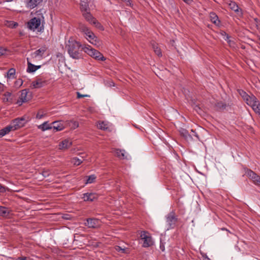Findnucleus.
I'll use <instances>...</instances> for the list:
<instances>
[{
  "label": "nucleus",
  "mask_w": 260,
  "mask_h": 260,
  "mask_svg": "<svg viewBox=\"0 0 260 260\" xmlns=\"http://www.w3.org/2000/svg\"><path fill=\"white\" fill-rule=\"evenodd\" d=\"M31 85L34 88H39L44 86L45 85V81L41 79H38L35 81H34Z\"/></svg>",
  "instance_id": "18"
},
{
  "label": "nucleus",
  "mask_w": 260,
  "mask_h": 260,
  "mask_svg": "<svg viewBox=\"0 0 260 260\" xmlns=\"http://www.w3.org/2000/svg\"><path fill=\"white\" fill-rule=\"evenodd\" d=\"M166 219L167 230H169L175 226L177 222V218L175 213L172 211L166 215Z\"/></svg>",
  "instance_id": "5"
},
{
  "label": "nucleus",
  "mask_w": 260,
  "mask_h": 260,
  "mask_svg": "<svg viewBox=\"0 0 260 260\" xmlns=\"http://www.w3.org/2000/svg\"><path fill=\"white\" fill-rule=\"evenodd\" d=\"M39 128L43 131L51 129L52 128V126L48 123V122H44L43 123L39 126Z\"/></svg>",
  "instance_id": "24"
},
{
  "label": "nucleus",
  "mask_w": 260,
  "mask_h": 260,
  "mask_svg": "<svg viewBox=\"0 0 260 260\" xmlns=\"http://www.w3.org/2000/svg\"><path fill=\"white\" fill-rule=\"evenodd\" d=\"M81 47V45L80 43L73 39H70L68 41L66 46L70 57L75 59L82 58L81 52L80 50Z\"/></svg>",
  "instance_id": "1"
},
{
  "label": "nucleus",
  "mask_w": 260,
  "mask_h": 260,
  "mask_svg": "<svg viewBox=\"0 0 260 260\" xmlns=\"http://www.w3.org/2000/svg\"><path fill=\"white\" fill-rule=\"evenodd\" d=\"M52 124H53V125L52 126V128L55 130L56 132L61 131L64 127L63 124L60 121H54Z\"/></svg>",
  "instance_id": "20"
},
{
  "label": "nucleus",
  "mask_w": 260,
  "mask_h": 260,
  "mask_svg": "<svg viewBox=\"0 0 260 260\" xmlns=\"http://www.w3.org/2000/svg\"><path fill=\"white\" fill-rule=\"evenodd\" d=\"M85 225L89 228H97L101 225V221L96 218H88L86 220Z\"/></svg>",
  "instance_id": "8"
},
{
  "label": "nucleus",
  "mask_w": 260,
  "mask_h": 260,
  "mask_svg": "<svg viewBox=\"0 0 260 260\" xmlns=\"http://www.w3.org/2000/svg\"><path fill=\"white\" fill-rule=\"evenodd\" d=\"M140 237L143 247H148L153 245L154 241L151 235L148 232H142Z\"/></svg>",
  "instance_id": "4"
},
{
  "label": "nucleus",
  "mask_w": 260,
  "mask_h": 260,
  "mask_svg": "<svg viewBox=\"0 0 260 260\" xmlns=\"http://www.w3.org/2000/svg\"><path fill=\"white\" fill-rule=\"evenodd\" d=\"M229 5L230 9L236 12L238 15L241 16L242 15V10L239 9L238 6L235 2L231 1Z\"/></svg>",
  "instance_id": "17"
},
{
  "label": "nucleus",
  "mask_w": 260,
  "mask_h": 260,
  "mask_svg": "<svg viewBox=\"0 0 260 260\" xmlns=\"http://www.w3.org/2000/svg\"><path fill=\"white\" fill-rule=\"evenodd\" d=\"M45 113L42 111H39L38 113H37L36 115V118L37 119H40L43 117V116L45 115Z\"/></svg>",
  "instance_id": "38"
},
{
  "label": "nucleus",
  "mask_w": 260,
  "mask_h": 260,
  "mask_svg": "<svg viewBox=\"0 0 260 260\" xmlns=\"http://www.w3.org/2000/svg\"><path fill=\"white\" fill-rule=\"evenodd\" d=\"M40 24L41 19L39 18L35 17L28 22L27 26L29 29L35 30L39 27Z\"/></svg>",
  "instance_id": "7"
},
{
  "label": "nucleus",
  "mask_w": 260,
  "mask_h": 260,
  "mask_svg": "<svg viewBox=\"0 0 260 260\" xmlns=\"http://www.w3.org/2000/svg\"><path fill=\"white\" fill-rule=\"evenodd\" d=\"M221 35L223 36V39L228 42L231 46H234V42L230 40V36L228 34L223 31L221 32Z\"/></svg>",
  "instance_id": "31"
},
{
  "label": "nucleus",
  "mask_w": 260,
  "mask_h": 260,
  "mask_svg": "<svg viewBox=\"0 0 260 260\" xmlns=\"http://www.w3.org/2000/svg\"><path fill=\"white\" fill-rule=\"evenodd\" d=\"M72 145V142L69 139H65L60 142L58 145V148L60 150L67 149Z\"/></svg>",
  "instance_id": "16"
},
{
  "label": "nucleus",
  "mask_w": 260,
  "mask_h": 260,
  "mask_svg": "<svg viewBox=\"0 0 260 260\" xmlns=\"http://www.w3.org/2000/svg\"><path fill=\"white\" fill-rule=\"evenodd\" d=\"M247 176L252 180L253 182L256 185L260 186V176L256 175L251 170H248L246 172Z\"/></svg>",
  "instance_id": "9"
},
{
  "label": "nucleus",
  "mask_w": 260,
  "mask_h": 260,
  "mask_svg": "<svg viewBox=\"0 0 260 260\" xmlns=\"http://www.w3.org/2000/svg\"><path fill=\"white\" fill-rule=\"evenodd\" d=\"M115 249L117 251H118L119 252L123 253H126L128 252V249L125 247H123L119 246H116L115 247Z\"/></svg>",
  "instance_id": "30"
},
{
  "label": "nucleus",
  "mask_w": 260,
  "mask_h": 260,
  "mask_svg": "<svg viewBox=\"0 0 260 260\" xmlns=\"http://www.w3.org/2000/svg\"><path fill=\"white\" fill-rule=\"evenodd\" d=\"M185 2L188 3L189 0H183Z\"/></svg>",
  "instance_id": "47"
},
{
  "label": "nucleus",
  "mask_w": 260,
  "mask_h": 260,
  "mask_svg": "<svg viewBox=\"0 0 260 260\" xmlns=\"http://www.w3.org/2000/svg\"><path fill=\"white\" fill-rule=\"evenodd\" d=\"M7 25L12 28H15L18 26V23L13 21H10L8 23Z\"/></svg>",
  "instance_id": "39"
},
{
  "label": "nucleus",
  "mask_w": 260,
  "mask_h": 260,
  "mask_svg": "<svg viewBox=\"0 0 260 260\" xmlns=\"http://www.w3.org/2000/svg\"><path fill=\"white\" fill-rule=\"evenodd\" d=\"M239 93L243 99L246 102L247 105H249L251 101L253 100L255 97L253 94L248 95L243 90H239Z\"/></svg>",
  "instance_id": "13"
},
{
  "label": "nucleus",
  "mask_w": 260,
  "mask_h": 260,
  "mask_svg": "<svg viewBox=\"0 0 260 260\" xmlns=\"http://www.w3.org/2000/svg\"><path fill=\"white\" fill-rule=\"evenodd\" d=\"M46 50V49L45 47H42L35 51L34 52L31 53L30 58H35L36 59H41Z\"/></svg>",
  "instance_id": "11"
},
{
  "label": "nucleus",
  "mask_w": 260,
  "mask_h": 260,
  "mask_svg": "<svg viewBox=\"0 0 260 260\" xmlns=\"http://www.w3.org/2000/svg\"><path fill=\"white\" fill-rule=\"evenodd\" d=\"M80 30L86 35L87 40L92 44L98 45V42L94 34L84 24H80L79 25Z\"/></svg>",
  "instance_id": "2"
},
{
  "label": "nucleus",
  "mask_w": 260,
  "mask_h": 260,
  "mask_svg": "<svg viewBox=\"0 0 260 260\" xmlns=\"http://www.w3.org/2000/svg\"><path fill=\"white\" fill-rule=\"evenodd\" d=\"M153 49L156 55H157L158 56L161 55L160 49L157 47V45H153Z\"/></svg>",
  "instance_id": "34"
},
{
  "label": "nucleus",
  "mask_w": 260,
  "mask_h": 260,
  "mask_svg": "<svg viewBox=\"0 0 260 260\" xmlns=\"http://www.w3.org/2000/svg\"><path fill=\"white\" fill-rule=\"evenodd\" d=\"M114 153L117 157L121 159L125 158V151L123 150H120L118 149H115L113 150Z\"/></svg>",
  "instance_id": "22"
},
{
  "label": "nucleus",
  "mask_w": 260,
  "mask_h": 260,
  "mask_svg": "<svg viewBox=\"0 0 260 260\" xmlns=\"http://www.w3.org/2000/svg\"><path fill=\"white\" fill-rule=\"evenodd\" d=\"M50 172L49 170L44 171L42 172V175L44 177H47L49 176V175H50Z\"/></svg>",
  "instance_id": "41"
},
{
  "label": "nucleus",
  "mask_w": 260,
  "mask_h": 260,
  "mask_svg": "<svg viewBox=\"0 0 260 260\" xmlns=\"http://www.w3.org/2000/svg\"><path fill=\"white\" fill-rule=\"evenodd\" d=\"M8 52V50L7 49L0 47V56L7 55Z\"/></svg>",
  "instance_id": "36"
},
{
  "label": "nucleus",
  "mask_w": 260,
  "mask_h": 260,
  "mask_svg": "<svg viewBox=\"0 0 260 260\" xmlns=\"http://www.w3.org/2000/svg\"><path fill=\"white\" fill-rule=\"evenodd\" d=\"M43 0H24L25 7L29 9H32L37 7Z\"/></svg>",
  "instance_id": "10"
},
{
  "label": "nucleus",
  "mask_w": 260,
  "mask_h": 260,
  "mask_svg": "<svg viewBox=\"0 0 260 260\" xmlns=\"http://www.w3.org/2000/svg\"><path fill=\"white\" fill-rule=\"evenodd\" d=\"M27 68L26 69V71L27 73H34L37 70L41 68V66H36L32 64L30 62V58H27Z\"/></svg>",
  "instance_id": "15"
},
{
  "label": "nucleus",
  "mask_w": 260,
  "mask_h": 260,
  "mask_svg": "<svg viewBox=\"0 0 260 260\" xmlns=\"http://www.w3.org/2000/svg\"><path fill=\"white\" fill-rule=\"evenodd\" d=\"M71 162L74 165L79 166L83 162V160L75 157L72 158Z\"/></svg>",
  "instance_id": "32"
},
{
  "label": "nucleus",
  "mask_w": 260,
  "mask_h": 260,
  "mask_svg": "<svg viewBox=\"0 0 260 260\" xmlns=\"http://www.w3.org/2000/svg\"><path fill=\"white\" fill-rule=\"evenodd\" d=\"M69 126L73 129H75L79 126L78 122L76 121H71L69 124Z\"/></svg>",
  "instance_id": "35"
},
{
  "label": "nucleus",
  "mask_w": 260,
  "mask_h": 260,
  "mask_svg": "<svg viewBox=\"0 0 260 260\" xmlns=\"http://www.w3.org/2000/svg\"><path fill=\"white\" fill-rule=\"evenodd\" d=\"M160 249H161L162 251H164L165 250V246L162 245H160Z\"/></svg>",
  "instance_id": "46"
},
{
  "label": "nucleus",
  "mask_w": 260,
  "mask_h": 260,
  "mask_svg": "<svg viewBox=\"0 0 260 260\" xmlns=\"http://www.w3.org/2000/svg\"><path fill=\"white\" fill-rule=\"evenodd\" d=\"M203 260H211L206 255H203Z\"/></svg>",
  "instance_id": "45"
},
{
  "label": "nucleus",
  "mask_w": 260,
  "mask_h": 260,
  "mask_svg": "<svg viewBox=\"0 0 260 260\" xmlns=\"http://www.w3.org/2000/svg\"><path fill=\"white\" fill-rule=\"evenodd\" d=\"M25 123V119L23 118H16L14 119L9 125L12 131L16 130L22 127Z\"/></svg>",
  "instance_id": "6"
},
{
  "label": "nucleus",
  "mask_w": 260,
  "mask_h": 260,
  "mask_svg": "<svg viewBox=\"0 0 260 260\" xmlns=\"http://www.w3.org/2000/svg\"><path fill=\"white\" fill-rule=\"evenodd\" d=\"M6 191V188L0 184V192H4Z\"/></svg>",
  "instance_id": "44"
},
{
  "label": "nucleus",
  "mask_w": 260,
  "mask_h": 260,
  "mask_svg": "<svg viewBox=\"0 0 260 260\" xmlns=\"http://www.w3.org/2000/svg\"><path fill=\"white\" fill-rule=\"evenodd\" d=\"M11 210L3 206H0V215L5 217H8L10 214Z\"/></svg>",
  "instance_id": "19"
},
{
  "label": "nucleus",
  "mask_w": 260,
  "mask_h": 260,
  "mask_svg": "<svg viewBox=\"0 0 260 260\" xmlns=\"http://www.w3.org/2000/svg\"><path fill=\"white\" fill-rule=\"evenodd\" d=\"M98 127L103 130H107L109 128V123L105 121H99Z\"/></svg>",
  "instance_id": "25"
},
{
  "label": "nucleus",
  "mask_w": 260,
  "mask_h": 260,
  "mask_svg": "<svg viewBox=\"0 0 260 260\" xmlns=\"http://www.w3.org/2000/svg\"><path fill=\"white\" fill-rule=\"evenodd\" d=\"M211 21L216 25L219 24V20H218V16L214 13H211L210 15Z\"/></svg>",
  "instance_id": "27"
},
{
  "label": "nucleus",
  "mask_w": 260,
  "mask_h": 260,
  "mask_svg": "<svg viewBox=\"0 0 260 260\" xmlns=\"http://www.w3.org/2000/svg\"><path fill=\"white\" fill-rule=\"evenodd\" d=\"M77 98L80 99L81 98H84V97H89L90 95L88 94H82L79 92H77Z\"/></svg>",
  "instance_id": "40"
},
{
  "label": "nucleus",
  "mask_w": 260,
  "mask_h": 260,
  "mask_svg": "<svg viewBox=\"0 0 260 260\" xmlns=\"http://www.w3.org/2000/svg\"><path fill=\"white\" fill-rule=\"evenodd\" d=\"M82 199L85 202H92L98 199V195L93 192H87L83 194Z\"/></svg>",
  "instance_id": "14"
},
{
  "label": "nucleus",
  "mask_w": 260,
  "mask_h": 260,
  "mask_svg": "<svg viewBox=\"0 0 260 260\" xmlns=\"http://www.w3.org/2000/svg\"><path fill=\"white\" fill-rule=\"evenodd\" d=\"M12 131L11 127L9 125L7 126L4 128L0 130V138H2L7 134H8L10 132Z\"/></svg>",
  "instance_id": "23"
},
{
  "label": "nucleus",
  "mask_w": 260,
  "mask_h": 260,
  "mask_svg": "<svg viewBox=\"0 0 260 260\" xmlns=\"http://www.w3.org/2000/svg\"><path fill=\"white\" fill-rule=\"evenodd\" d=\"M23 80L21 79H18L15 82V85L17 87H20L23 84Z\"/></svg>",
  "instance_id": "37"
},
{
  "label": "nucleus",
  "mask_w": 260,
  "mask_h": 260,
  "mask_svg": "<svg viewBox=\"0 0 260 260\" xmlns=\"http://www.w3.org/2000/svg\"><path fill=\"white\" fill-rule=\"evenodd\" d=\"M16 70L14 68H11L7 72L6 77L9 79H13L15 78Z\"/></svg>",
  "instance_id": "28"
},
{
  "label": "nucleus",
  "mask_w": 260,
  "mask_h": 260,
  "mask_svg": "<svg viewBox=\"0 0 260 260\" xmlns=\"http://www.w3.org/2000/svg\"><path fill=\"white\" fill-rule=\"evenodd\" d=\"M16 260H31L29 257L26 256H20L16 259Z\"/></svg>",
  "instance_id": "42"
},
{
  "label": "nucleus",
  "mask_w": 260,
  "mask_h": 260,
  "mask_svg": "<svg viewBox=\"0 0 260 260\" xmlns=\"http://www.w3.org/2000/svg\"><path fill=\"white\" fill-rule=\"evenodd\" d=\"M3 102L5 103L12 102V94L9 92H5L3 95Z\"/></svg>",
  "instance_id": "21"
},
{
  "label": "nucleus",
  "mask_w": 260,
  "mask_h": 260,
  "mask_svg": "<svg viewBox=\"0 0 260 260\" xmlns=\"http://www.w3.org/2000/svg\"><path fill=\"white\" fill-rule=\"evenodd\" d=\"M88 5L87 0H81V9L82 12L88 10Z\"/></svg>",
  "instance_id": "29"
},
{
  "label": "nucleus",
  "mask_w": 260,
  "mask_h": 260,
  "mask_svg": "<svg viewBox=\"0 0 260 260\" xmlns=\"http://www.w3.org/2000/svg\"><path fill=\"white\" fill-rule=\"evenodd\" d=\"M28 93V92L26 89L22 90L20 96V100L22 102H25L29 100V98L27 96Z\"/></svg>",
  "instance_id": "26"
},
{
  "label": "nucleus",
  "mask_w": 260,
  "mask_h": 260,
  "mask_svg": "<svg viewBox=\"0 0 260 260\" xmlns=\"http://www.w3.org/2000/svg\"><path fill=\"white\" fill-rule=\"evenodd\" d=\"M96 176L94 175H91L87 177V179L85 182L86 184H90L94 182Z\"/></svg>",
  "instance_id": "33"
},
{
  "label": "nucleus",
  "mask_w": 260,
  "mask_h": 260,
  "mask_svg": "<svg viewBox=\"0 0 260 260\" xmlns=\"http://www.w3.org/2000/svg\"><path fill=\"white\" fill-rule=\"evenodd\" d=\"M82 50L92 57L98 59L104 60L105 58L103 56L102 53H101L98 50L92 48L89 45H85L82 47Z\"/></svg>",
  "instance_id": "3"
},
{
  "label": "nucleus",
  "mask_w": 260,
  "mask_h": 260,
  "mask_svg": "<svg viewBox=\"0 0 260 260\" xmlns=\"http://www.w3.org/2000/svg\"><path fill=\"white\" fill-rule=\"evenodd\" d=\"M5 86L4 84L0 82V92L4 91Z\"/></svg>",
  "instance_id": "43"
},
{
  "label": "nucleus",
  "mask_w": 260,
  "mask_h": 260,
  "mask_svg": "<svg viewBox=\"0 0 260 260\" xmlns=\"http://www.w3.org/2000/svg\"><path fill=\"white\" fill-rule=\"evenodd\" d=\"M83 15L87 21L90 23L95 25L96 26L99 27V25H100V23H98L94 18H93L91 14L87 11L83 12Z\"/></svg>",
  "instance_id": "12"
}]
</instances>
